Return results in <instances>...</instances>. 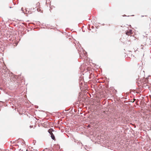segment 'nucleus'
<instances>
[{"instance_id": "2", "label": "nucleus", "mask_w": 151, "mask_h": 151, "mask_svg": "<svg viewBox=\"0 0 151 151\" xmlns=\"http://www.w3.org/2000/svg\"><path fill=\"white\" fill-rule=\"evenodd\" d=\"M126 34L127 35H129L130 34H131L129 31H127V32H126Z\"/></svg>"}, {"instance_id": "6", "label": "nucleus", "mask_w": 151, "mask_h": 151, "mask_svg": "<svg viewBox=\"0 0 151 151\" xmlns=\"http://www.w3.org/2000/svg\"><path fill=\"white\" fill-rule=\"evenodd\" d=\"M9 7L10 8H12V7H11V6H9Z\"/></svg>"}, {"instance_id": "4", "label": "nucleus", "mask_w": 151, "mask_h": 151, "mask_svg": "<svg viewBox=\"0 0 151 151\" xmlns=\"http://www.w3.org/2000/svg\"><path fill=\"white\" fill-rule=\"evenodd\" d=\"M129 32L131 34L132 33V30L131 29L130 30Z\"/></svg>"}, {"instance_id": "3", "label": "nucleus", "mask_w": 151, "mask_h": 151, "mask_svg": "<svg viewBox=\"0 0 151 151\" xmlns=\"http://www.w3.org/2000/svg\"><path fill=\"white\" fill-rule=\"evenodd\" d=\"M48 132L50 135H51V132H52V131L51 130H50V129L48 130Z\"/></svg>"}, {"instance_id": "1", "label": "nucleus", "mask_w": 151, "mask_h": 151, "mask_svg": "<svg viewBox=\"0 0 151 151\" xmlns=\"http://www.w3.org/2000/svg\"><path fill=\"white\" fill-rule=\"evenodd\" d=\"M51 137L52 138V139H53L54 140L55 139V137L54 135H53L52 132H51Z\"/></svg>"}, {"instance_id": "5", "label": "nucleus", "mask_w": 151, "mask_h": 151, "mask_svg": "<svg viewBox=\"0 0 151 151\" xmlns=\"http://www.w3.org/2000/svg\"><path fill=\"white\" fill-rule=\"evenodd\" d=\"M21 10L24 13V12H23V8H21Z\"/></svg>"}]
</instances>
